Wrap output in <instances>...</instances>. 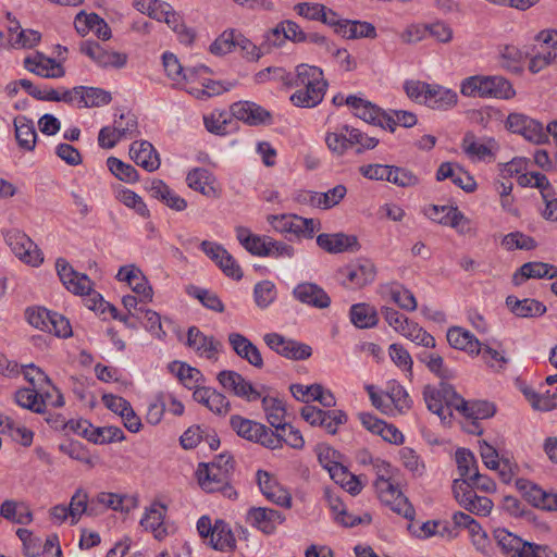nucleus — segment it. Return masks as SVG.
Returning a JSON list of instances; mask_svg holds the SVG:
<instances>
[{"label": "nucleus", "mask_w": 557, "mask_h": 557, "mask_svg": "<svg viewBox=\"0 0 557 557\" xmlns=\"http://www.w3.org/2000/svg\"><path fill=\"white\" fill-rule=\"evenodd\" d=\"M162 61L166 76L178 85L183 84L185 67L181 64L177 57L174 53L165 52Z\"/></svg>", "instance_id": "nucleus-58"}, {"label": "nucleus", "mask_w": 557, "mask_h": 557, "mask_svg": "<svg viewBox=\"0 0 557 557\" xmlns=\"http://www.w3.org/2000/svg\"><path fill=\"white\" fill-rule=\"evenodd\" d=\"M460 92L466 97L511 99L516 95L511 83L503 76H470L462 81Z\"/></svg>", "instance_id": "nucleus-1"}, {"label": "nucleus", "mask_w": 557, "mask_h": 557, "mask_svg": "<svg viewBox=\"0 0 557 557\" xmlns=\"http://www.w3.org/2000/svg\"><path fill=\"white\" fill-rule=\"evenodd\" d=\"M187 345L197 351L206 354L208 359L215 358V354L221 347V343L213 336H206L198 327L190 326L187 333Z\"/></svg>", "instance_id": "nucleus-30"}, {"label": "nucleus", "mask_w": 557, "mask_h": 557, "mask_svg": "<svg viewBox=\"0 0 557 557\" xmlns=\"http://www.w3.org/2000/svg\"><path fill=\"white\" fill-rule=\"evenodd\" d=\"M294 297L300 302L318 308L325 309L331 305V298L319 285L310 282L298 284L293 290Z\"/></svg>", "instance_id": "nucleus-14"}, {"label": "nucleus", "mask_w": 557, "mask_h": 557, "mask_svg": "<svg viewBox=\"0 0 557 557\" xmlns=\"http://www.w3.org/2000/svg\"><path fill=\"white\" fill-rule=\"evenodd\" d=\"M524 395L527 399L531 403L532 407L536 410L549 411L557 407V387L556 393L553 394H550L548 391L544 394H539L534 391L525 389Z\"/></svg>", "instance_id": "nucleus-50"}, {"label": "nucleus", "mask_w": 557, "mask_h": 557, "mask_svg": "<svg viewBox=\"0 0 557 557\" xmlns=\"http://www.w3.org/2000/svg\"><path fill=\"white\" fill-rule=\"evenodd\" d=\"M253 296L258 307L267 308L276 297L275 285L271 281L259 282L255 286Z\"/></svg>", "instance_id": "nucleus-59"}, {"label": "nucleus", "mask_w": 557, "mask_h": 557, "mask_svg": "<svg viewBox=\"0 0 557 557\" xmlns=\"http://www.w3.org/2000/svg\"><path fill=\"white\" fill-rule=\"evenodd\" d=\"M458 102V95L453 89L441 85H431L426 91L424 104L433 110L446 111Z\"/></svg>", "instance_id": "nucleus-23"}, {"label": "nucleus", "mask_w": 557, "mask_h": 557, "mask_svg": "<svg viewBox=\"0 0 557 557\" xmlns=\"http://www.w3.org/2000/svg\"><path fill=\"white\" fill-rule=\"evenodd\" d=\"M52 311L47 310L44 307H30L25 311L27 322L40 330L46 332L48 329L49 320L51 319Z\"/></svg>", "instance_id": "nucleus-63"}, {"label": "nucleus", "mask_w": 557, "mask_h": 557, "mask_svg": "<svg viewBox=\"0 0 557 557\" xmlns=\"http://www.w3.org/2000/svg\"><path fill=\"white\" fill-rule=\"evenodd\" d=\"M388 354L393 362L406 371L410 376L412 375V358L409 351L400 344H392L388 348Z\"/></svg>", "instance_id": "nucleus-62"}, {"label": "nucleus", "mask_w": 557, "mask_h": 557, "mask_svg": "<svg viewBox=\"0 0 557 557\" xmlns=\"http://www.w3.org/2000/svg\"><path fill=\"white\" fill-rule=\"evenodd\" d=\"M525 55V53L512 45H506L500 49L503 67L512 72L521 70V63Z\"/></svg>", "instance_id": "nucleus-52"}, {"label": "nucleus", "mask_w": 557, "mask_h": 557, "mask_svg": "<svg viewBox=\"0 0 557 557\" xmlns=\"http://www.w3.org/2000/svg\"><path fill=\"white\" fill-rule=\"evenodd\" d=\"M75 95L78 96V104L82 108L101 107L112 100L109 91L96 87L77 86Z\"/></svg>", "instance_id": "nucleus-34"}, {"label": "nucleus", "mask_w": 557, "mask_h": 557, "mask_svg": "<svg viewBox=\"0 0 557 557\" xmlns=\"http://www.w3.org/2000/svg\"><path fill=\"white\" fill-rule=\"evenodd\" d=\"M258 485L262 494L272 503L285 508H290L292 496L267 472L259 470L257 472Z\"/></svg>", "instance_id": "nucleus-15"}, {"label": "nucleus", "mask_w": 557, "mask_h": 557, "mask_svg": "<svg viewBox=\"0 0 557 557\" xmlns=\"http://www.w3.org/2000/svg\"><path fill=\"white\" fill-rule=\"evenodd\" d=\"M388 182L399 187L408 188L419 185L420 178L409 169L392 165Z\"/></svg>", "instance_id": "nucleus-55"}, {"label": "nucleus", "mask_w": 557, "mask_h": 557, "mask_svg": "<svg viewBox=\"0 0 557 557\" xmlns=\"http://www.w3.org/2000/svg\"><path fill=\"white\" fill-rule=\"evenodd\" d=\"M219 383L235 396L253 401L261 398V392L257 391L252 384L236 371L223 370L218 374Z\"/></svg>", "instance_id": "nucleus-11"}, {"label": "nucleus", "mask_w": 557, "mask_h": 557, "mask_svg": "<svg viewBox=\"0 0 557 557\" xmlns=\"http://www.w3.org/2000/svg\"><path fill=\"white\" fill-rule=\"evenodd\" d=\"M165 511L166 507L163 504L153 503L140 520V524L146 530L153 532L154 537L159 540L166 534V529L163 527Z\"/></svg>", "instance_id": "nucleus-32"}, {"label": "nucleus", "mask_w": 557, "mask_h": 557, "mask_svg": "<svg viewBox=\"0 0 557 557\" xmlns=\"http://www.w3.org/2000/svg\"><path fill=\"white\" fill-rule=\"evenodd\" d=\"M110 172L120 181L135 183L138 180L137 170L128 163H124L115 157H109L107 160Z\"/></svg>", "instance_id": "nucleus-44"}, {"label": "nucleus", "mask_w": 557, "mask_h": 557, "mask_svg": "<svg viewBox=\"0 0 557 557\" xmlns=\"http://www.w3.org/2000/svg\"><path fill=\"white\" fill-rule=\"evenodd\" d=\"M496 408L494 404L486 400L465 401L460 412L467 419L481 420L494 416Z\"/></svg>", "instance_id": "nucleus-41"}, {"label": "nucleus", "mask_w": 557, "mask_h": 557, "mask_svg": "<svg viewBox=\"0 0 557 557\" xmlns=\"http://www.w3.org/2000/svg\"><path fill=\"white\" fill-rule=\"evenodd\" d=\"M230 423L237 435L247 441L258 443L270 449H276L280 445V440L274 435V431L262 423L237 414L231 417Z\"/></svg>", "instance_id": "nucleus-2"}, {"label": "nucleus", "mask_w": 557, "mask_h": 557, "mask_svg": "<svg viewBox=\"0 0 557 557\" xmlns=\"http://www.w3.org/2000/svg\"><path fill=\"white\" fill-rule=\"evenodd\" d=\"M9 245L15 256L28 264L38 265L44 260L37 246L25 234L11 236L9 238Z\"/></svg>", "instance_id": "nucleus-18"}, {"label": "nucleus", "mask_w": 557, "mask_h": 557, "mask_svg": "<svg viewBox=\"0 0 557 557\" xmlns=\"http://www.w3.org/2000/svg\"><path fill=\"white\" fill-rule=\"evenodd\" d=\"M247 520L263 533L270 534L283 522L284 516L275 509L256 507L248 511Z\"/></svg>", "instance_id": "nucleus-19"}, {"label": "nucleus", "mask_w": 557, "mask_h": 557, "mask_svg": "<svg viewBox=\"0 0 557 557\" xmlns=\"http://www.w3.org/2000/svg\"><path fill=\"white\" fill-rule=\"evenodd\" d=\"M0 515L4 519L18 524H28L33 521V513L29 507L24 503L18 504L11 499L2 503Z\"/></svg>", "instance_id": "nucleus-35"}, {"label": "nucleus", "mask_w": 557, "mask_h": 557, "mask_svg": "<svg viewBox=\"0 0 557 557\" xmlns=\"http://www.w3.org/2000/svg\"><path fill=\"white\" fill-rule=\"evenodd\" d=\"M157 21H163L166 25L178 34L180 41L190 45L195 39V33L185 27L178 13L172 10L169 2H163L161 11L154 13Z\"/></svg>", "instance_id": "nucleus-22"}, {"label": "nucleus", "mask_w": 557, "mask_h": 557, "mask_svg": "<svg viewBox=\"0 0 557 557\" xmlns=\"http://www.w3.org/2000/svg\"><path fill=\"white\" fill-rule=\"evenodd\" d=\"M262 408L267 413L268 422L276 431L284 423L285 407L282 400L275 397L264 396L262 397Z\"/></svg>", "instance_id": "nucleus-39"}, {"label": "nucleus", "mask_w": 557, "mask_h": 557, "mask_svg": "<svg viewBox=\"0 0 557 557\" xmlns=\"http://www.w3.org/2000/svg\"><path fill=\"white\" fill-rule=\"evenodd\" d=\"M210 545L216 550H233L236 547L235 536L230 525L223 520L215 521V530L210 539Z\"/></svg>", "instance_id": "nucleus-37"}, {"label": "nucleus", "mask_w": 557, "mask_h": 557, "mask_svg": "<svg viewBox=\"0 0 557 557\" xmlns=\"http://www.w3.org/2000/svg\"><path fill=\"white\" fill-rule=\"evenodd\" d=\"M350 320L359 329H369L377 324L379 318L374 307L357 304L350 309Z\"/></svg>", "instance_id": "nucleus-38"}, {"label": "nucleus", "mask_w": 557, "mask_h": 557, "mask_svg": "<svg viewBox=\"0 0 557 557\" xmlns=\"http://www.w3.org/2000/svg\"><path fill=\"white\" fill-rule=\"evenodd\" d=\"M456 462L460 479H468L474 471H479L474 455L467 448L457 449Z\"/></svg>", "instance_id": "nucleus-54"}, {"label": "nucleus", "mask_w": 557, "mask_h": 557, "mask_svg": "<svg viewBox=\"0 0 557 557\" xmlns=\"http://www.w3.org/2000/svg\"><path fill=\"white\" fill-rule=\"evenodd\" d=\"M236 47V34L234 29L224 30L211 45L210 52L215 55H224Z\"/></svg>", "instance_id": "nucleus-60"}, {"label": "nucleus", "mask_w": 557, "mask_h": 557, "mask_svg": "<svg viewBox=\"0 0 557 557\" xmlns=\"http://www.w3.org/2000/svg\"><path fill=\"white\" fill-rule=\"evenodd\" d=\"M506 306L518 318H535L541 317L546 312V306L531 298L518 299L516 296L506 297Z\"/></svg>", "instance_id": "nucleus-26"}, {"label": "nucleus", "mask_w": 557, "mask_h": 557, "mask_svg": "<svg viewBox=\"0 0 557 557\" xmlns=\"http://www.w3.org/2000/svg\"><path fill=\"white\" fill-rule=\"evenodd\" d=\"M555 278L557 277V267L545 262H527L513 274L512 283L521 285L527 278Z\"/></svg>", "instance_id": "nucleus-25"}, {"label": "nucleus", "mask_w": 557, "mask_h": 557, "mask_svg": "<svg viewBox=\"0 0 557 557\" xmlns=\"http://www.w3.org/2000/svg\"><path fill=\"white\" fill-rule=\"evenodd\" d=\"M425 213L432 221L454 227L462 235H475L470 220L467 219L457 207H440L432 205L426 209Z\"/></svg>", "instance_id": "nucleus-7"}, {"label": "nucleus", "mask_w": 557, "mask_h": 557, "mask_svg": "<svg viewBox=\"0 0 557 557\" xmlns=\"http://www.w3.org/2000/svg\"><path fill=\"white\" fill-rule=\"evenodd\" d=\"M348 280L355 283L358 287H363L375 277V268L373 263L368 260L359 262L356 267L351 268L347 274Z\"/></svg>", "instance_id": "nucleus-43"}, {"label": "nucleus", "mask_w": 557, "mask_h": 557, "mask_svg": "<svg viewBox=\"0 0 557 557\" xmlns=\"http://www.w3.org/2000/svg\"><path fill=\"white\" fill-rule=\"evenodd\" d=\"M117 278L127 282L133 292L141 297L143 301L152 300V287L148 285L146 277L135 265L122 267L117 273Z\"/></svg>", "instance_id": "nucleus-21"}, {"label": "nucleus", "mask_w": 557, "mask_h": 557, "mask_svg": "<svg viewBox=\"0 0 557 557\" xmlns=\"http://www.w3.org/2000/svg\"><path fill=\"white\" fill-rule=\"evenodd\" d=\"M13 125L18 147L25 151H33L37 143L34 122L25 115H18L14 117Z\"/></svg>", "instance_id": "nucleus-28"}, {"label": "nucleus", "mask_w": 557, "mask_h": 557, "mask_svg": "<svg viewBox=\"0 0 557 557\" xmlns=\"http://www.w3.org/2000/svg\"><path fill=\"white\" fill-rule=\"evenodd\" d=\"M268 222L272 227L282 234H294L297 237L312 238L320 226L314 219H307L297 214L269 215Z\"/></svg>", "instance_id": "nucleus-4"}, {"label": "nucleus", "mask_w": 557, "mask_h": 557, "mask_svg": "<svg viewBox=\"0 0 557 557\" xmlns=\"http://www.w3.org/2000/svg\"><path fill=\"white\" fill-rule=\"evenodd\" d=\"M446 337L448 344L455 349L476 355L481 352L480 341L472 333L460 326L449 327Z\"/></svg>", "instance_id": "nucleus-27"}, {"label": "nucleus", "mask_w": 557, "mask_h": 557, "mask_svg": "<svg viewBox=\"0 0 557 557\" xmlns=\"http://www.w3.org/2000/svg\"><path fill=\"white\" fill-rule=\"evenodd\" d=\"M342 36L348 39L374 38L376 37V32L371 23L345 20L344 24H342Z\"/></svg>", "instance_id": "nucleus-40"}, {"label": "nucleus", "mask_w": 557, "mask_h": 557, "mask_svg": "<svg viewBox=\"0 0 557 557\" xmlns=\"http://www.w3.org/2000/svg\"><path fill=\"white\" fill-rule=\"evenodd\" d=\"M317 244L320 248L330 253H341L345 251L356 252L360 249L357 236L344 233H322L318 235Z\"/></svg>", "instance_id": "nucleus-12"}, {"label": "nucleus", "mask_w": 557, "mask_h": 557, "mask_svg": "<svg viewBox=\"0 0 557 557\" xmlns=\"http://www.w3.org/2000/svg\"><path fill=\"white\" fill-rule=\"evenodd\" d=\"M345 103L354 109V114L372 125H383V120H380L381 108L363 100L356 96H348Z\"/></svg>", "instance_id": "nucleus-29"}, {"label": "nucleus", "mask_w": 557, "mask_h": 557, "mask_svg": "<svg viewBox=\"0 0 557 557\" xmlns=\"http://www.w3.org/2000/svg\"><path fill=\"white\" fill-rule=\"evenodd\" d=\"M418 359L441 380L451 376V372L445 367L444 359L440 354L423 351L418 355Z\"/></svg>", "instance_id": "nucleus-45"}, {"label": "nucleus", "mask_w": 557, "mask_h": 557, "mask_svg": "<svg viewBox=\"0 0 557 557\" xmlns=\"http://www.w3.org/2000/svg\"><path fill=\"white\" fill-rule=\"evenodd\" d=\"M327 84L297 87L290 96V101L297 107L311 108L320 103L324 97Z\"/></svg>", "instance_id": "nucleus-31"}, {"label": "nucleus", "mask_w": 557, "mask_h": 557, "mask_svg": "<svg viewBox=\"0 0 557 557\" xmlns=\"http://www.w3.org/2000/svg\"><path fill=\"white\" fill-rule=\"evenodd\" d=\"M274 435L280 440V445L277 448H281L283 443H286L288 446L295 449H301L304 447L305 441L300 431L288 423L284 422L280 426L278 431L275 430Z\"/></svg>", "instance_id": "nucleus-49"}, {"label": "nucleus", "mask_w": 557, "mask_h": 557, "mask_svg": "<svg viewBox=\"0 0 557 557\" xmlns=\"http://www.w3.org/2000/svg\"><path fill=\"white\" fill-rule=\"evenodd\" d=\"M209 172L205 169H194L186 177L188 187L201 193L205 196H215L216 191L213 186L209 184Z\"/></svg>", "instance_id": "nucleus-42"}, {"label": "nucleus", "mask_w": 557, "mask_h": 557, "mask_svg": "<svg viewBox=\"0 0 557 557\" xmlns=\"http://www.w3.org/2000/svg\"><path fill=\"white\" fill-rule=\"evenodd\" d=\"M505 127L510 133L521 135L525 140L534 145L547 141V134L544 132L543 124L523 113H509Z\"/></svg>", "instance_id": "nucleus-5"}, {"label": "nucleus", "mask_w": 557, "mask_h": 557, "mask_svg": "<svg viewBox=\"0 0 557 557\" xmlns=\"http://www.w3.org/2000/svg\"><path fill=\"white\" fill-rule=\"evenodd\" d=\"M55 268L67 290L76 295H85L91 292L90 278L86 274L75 271L65 259H57Z\"/></svg>", "instance_id": "nucleus-10"}, {"label": "nucleus", "mask_w": 557, "mask_h": 557, "mask_svg": "<svg viewBox=\"0 0 557 557\" xmlns=\"http://www.w3.org/2000/svg\"><path fill=\"white\" fill-rule=\"evenodd\" d=\"M342 131L347 133L348 135H350V146L351 147L354 145L359 146L356 150V152L358 154L362 153L364 150L374 149L379 145L380 140L377 138H375L373 136H369L368 134L361 132L358 128L350 127L348 125H344Z\"/></svg>", "instance_id": "nucleus-48"}, {"label": "nucleus", "mask_w": 557, "mask_h": 557, "mask_svg": "<svg viewBox=\"0 0 557 557\" xmlns=\"http://www.w3.org/2000/svg\"><path fill=\"white\" fill-rule=\"evenodd\" d=\"M381 502L391 507V509L408 520H413L416 511L408 498L400 490L377 494Z\"/></svg>", "instance_id": "nucleus-33"}, {"label": "nucleus", "mask_w": 557, "mask_h": 557, "mask_svg": "<svg viewBox=\"0 0 557 557\" xmlns=\"http://www.w3.org/2000/svg\"><path fill=\"white\" fill-rule=\"evenodd\" d=\"M197 478L200 487L208 493L222 492L228 498L236 495L230 485L231 476L226 475L225 470H216L214 463H199Z\"/></svg>", "instance_id": "nucleus-6"}, {"label": "nucleus", "mask_w": 557, "mask_h": 557, "mask_svg": "<svg viewBox=\"0 0 557 557\" xmlns=\"http://www.w3.org/2000/svg\"><path fill=\"white\" fill-rule=\"evenodd\" d=\"M423 398L430 411L437 414L443 421L448 417L440 388L426 385L423 389Z\"/></svg>", "instance_id": "nucleus-47"}, {"label": "nucleus", "mask_w": 557, "mask_h": 557, "mask_svg": "<svg viewBox=\"0 0 557 557\" xmlns=\"http://www.w3.org/2000/svg\"><path fill=\"white\" fill-rule=\"evenodd\" d=\"M294 87L326 84L323 79V71L313 65L300 64L296 67V77L293 81H284Z\"/></svg>", "instance_id": "nucleus-36"}, {"label": "nucleus", "mask_w": 557, "mask_h": 557, "mask_svg": "<svg viewBox=\"0 0 557 557\" xmlns=\"http://www.w3.org/2000/svg\"><path fill=\"white\" fill-rule=\"evenodd\" d=\"M129 156L137 165H140L148 172H153L160 166L159 154L149 141H134L131 145Z\"/></svg>", "instance_id": "nucleus-16"}, {"label": "nucleus", "mask_w": 557, "mask_h": 557, "mask_svg": "<svg viewBox=\"0 0 557 557\" xmlns=\"http://www.w3.org/2000/svg\"><path fill=\"white\" fill-rule=\"evenodd\" d=\"M24 66L32 73L46 78L63 77L65 71L63 66L54 59L46 58L42 53H37L34 58H26Z\"/></svg>", "instance_id": "nucleus-17"}, {"label": "nucleus", "mask_w": 557, "mask_h": 557, "mask_svg": "<svg viewBox=\"0 0 557 557\" xmlns=\"http://www.w3.org/2000/svg\"><path fill=\"white\" fill-rule=\"evenodd\" d=\"M513 557H557V554H555L547 545H540L523 541Z\"/></svg>", "instance_id": "nucleus-64"}, {"label": "nucleus", "mask_w": 557, "mask_h": 557, "mask_svg": "<svg viewBox=\"0 0 557 557\" xmlns=\"http://www.w3.org/2000/svg\"><path fill=\"white\" fill-rule=\"evenodd\" d=\"M453 495L455 500L468 512L486 517L493 509V502L485 496H479L471 486L461 480H454Z\"/></svg>", "instance_id": "nucleus-3"}, {"label": "nucleus", "mask_w": 557, "mask_h": 557, "mask_svg": "<svg viewBox=\"0 0 557 557\" xmlns=\"http://www.w3.org/2000/svg\"><path fill=\"white\" fill-rule=\"evenodd\" d=\"M79 51L90 58L99 66L123 67L127 62V54L108 51L97 41H82Z\"/></svg>", "instance_id": "nucleus-9"}, {"label": "nucleus", "mask_w": 557, "mask_h": 557, "mask_svg": "<svg viewBox=\"0 0 557 557\" xmlns=\"http://www.w3.org/2000/svg\"><path fill=\"white\" fill-rule=\"evenodd\" d=\"M503 246L507 250L523 249L531 250L536 247V242L531 236L524 235L520 232L507 234L503 239Z\"/></svg>", "instance_id": "nucleus-61"}, {"label": "nucleus", "mask_w": 557, "mask_h": 557, "mask_svg": "<svg viewBox=\"0 0 557 557\" xmlns=\"http://www.w3.org/2000/svg\"><path fill=\"white\" fill-rule=\"evenodd\" d=\"M69 511L72 524H76L81 517L88 511V494L83 488H77L71 497Z\"/></svg>", "instance_id": "nucleus-51"}, {"label": "nucleus", "mask_w": 557, "mask_h": 557, "mask_svg": "<svg viewBox=\"0 0 557 557\" xmlns=\"http://www.w3.org/2000/svg\"><path fill=\"white\" fill-rule=\"evenodd\" d=\"M263 339L272 350L288 359L306 360L312 355V349L309 345L287 339L277 333L265 334Z\"/></svg>", "instance_id": "nucleus-8"}, {"label": "nucleus", "mask_w": 557, "mask_h": 557, "mask_svg": "<svg viewBox=\"0 0 557 557\" xmlns=\"http://www.w3.org/2000/svg\"><path fill=\"white\" fill-rule=\"evenodd\" d=\"M494 536L504 553L510 555L511 557L517 554L520 545L523 543L521 537L508 532L505 529L496 530Z\"/></svg>", "instance_id": "nucleus-57"}, {"label": "nucleus", "mask_w": 557, "mask_h": 557, "mask_svg": "<svg viewBox=\"0 0 557 557\" xmlns=\"http://www.w3.org/2000/svg\"><path fill=\"white\" fill-rule=\"evenodd\" d=\"M232 114L249 125L270 124L271 113L251 101H238L231 107Z\"/></svg>", "instance_id": "nucleus-13"}, {"label": "nucleus", "mask_w": 557, "mask_h": 557, "mask_svg": "<svg viewBox=\"0 0 557 557\" xmlns=\"http://www.w3.org/2000/svg\"><path fill=\"white\" fill-rule=\"evenodd\" d=\"M347 194V188L345 185H336L335 187L329 189L325 193H318V202L317 208L320 209H331L338 205Z\"/></svg>", "instance_id": "nucleus-56"}, {"label": "nucleus", "mask_w": 557, "mask_h": 557, "mask_svg": "<svg viewBox=\"0 0 557 557\" xmlns=\"http://www.w3.org/2000/svg\"><path fill=\"white\" fill-rule=\"evenodd\" d=\"M228 342L237 356L247 360L251 366L258 369L263 367V359L260 350L246 336L239 333H231L228 335Z\"/></svg>", "instance_id": "nucleus-20"}, {"label": "nucleus", "mask_w": 557, "mask_h": 557, "mask_svg": "<svg viewBox=\"0 0 557 557\" xmlns=\"http://www.w3.org/2000/svg\"><path fill=\"white\" fill-rule=\"evenodd\" d=\"M193 397L196 401L205 405L216 414L224 416L231 410V404L227 398L223 394L209 387L196 388Z\"/></svg>", "instance_id": "nucleus-24"}, {"label": "nucleus", "mask_w": 557, "mask_h": 557, "mask_svg": "<svg viewBox=\"0 0 557 557\" xmlns=\"http://www.w3.org/2000/svg\"><path fill=\"white\" fill-rule=\"evenodd\" d=\"M15 401L18 406L41 413L45 410V401L39 399L35 388H21L15 393Z\"/></svg>", "instance_id": "nucleus-46"}, {"label": "nucleus", "mask_w": 557, "mask_h": 557, "mask_svg": "<svg viewBox=\"0 0 557 557\" xmlns=\"http://www.w3.org/2000/svg\"><path fill=\"white\" fill-rule=\"evenodd\" d=\"M516 486L522 493L527 502H529L533 507H540L545 493L541 486L525 479H518L516 481Z\"/></svg>", "instance_id": "nucleus-53"}]
</instances>
